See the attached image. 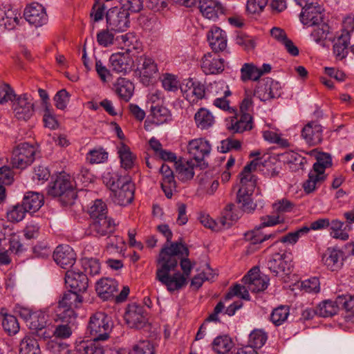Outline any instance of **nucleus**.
Wrapping results in <instances>:
<instances>
[{
    "label": "nucleus",
    "instance_id": "obj_1",
    "mask_svg": "<svg viewBox=\"0 0 354 354\" xmlns=\"http://www.w3.org/2000/svg\"><path fill=\"white\" fill-rule=\"evenodd\" d=\"M188 256L187 247L180 242L171 243L161 249L156 279L165 286L168 291L174 292L185 286L192 268L187 258Z\"/></svg>",
    "mask_w": 354,
    "mask_h": 354
},
{
    "label": "nucleus",
    "instance_id": "obj_2",
    "mask_svg": "<svg viewBox=\"0 0 354 354\" xmlns=\"http://www.w3.org/2000/svg\"><path fill=\"white\" fill-rule=\"evenodd\" d=\"M113 328L111 317L104 312H96L89 319L87 331L93 340H80L75 344L77 354H105L106 348L100 342L109 337Z\"/></svg>",
    "mask_w": 354,
    "mask_h": 354
},
{
    "label": "nucleus",
    "instance_id": "obj_3",
    "mask_svg": "<svg viewBox=\"0 0 354 354\" xmlns=\"http://www.w3.org/2000/svg\"><path fill=\"white\" fill-rule=\"evenodd\" d=\"M47 193L53 197H59L63 205H71L77 197L73 182L69 175L60 174L51 181L47 188Z\"/></svg>",
    "mask_w": 354,
    "mask_h": 354
},
{
    "label": "nucleus",
    "instance_id": "obj_4",
    "mask_svg": "<svg viewBox=\"0 0 354 354\" xmlns=\"http://www.w3.org/2000/svg\"><path fill=\"white\" fill-rule=\"evenodd\" d=\"M37 148L28 142L17 145L12 150L11 162L17 169H25L31 165L35 159Z\"/></svg>",
    "mask_w": 354,
    "mask_h": 354
},
{
    "label": "nucleus",
    "instance_id": "obj_5",
    "mask_svg": "<svg viewBox=\"0 0 354 354\" xmlns=\"http://www.w3.org/2000/svg\"><path fill=\"white\" fill-rule=\"evenodd\" d=\"M83 298L80 292L72 289L65 292L59 301L57 314H61L62 317H68L69 319L76 317L77 315L74 308H79L82 303Z\"/></svg>",
    "mask_w": 354,
    "mask_h": 354
},
{
    "label": "nucleus",
    "instance_id": "obj_6",
    "mask_svg": "<svg viewBox=\"0 0 354 354\" xmlns=\"http://www.w3.org/2000/svg\"><path fill=\"white\" fill-rule=\"evenodd\" d=\"M184 97L192 104H197L199 100L208 97V91L204 84L189 78L185 80L180 87Z\"/></svg>",
    "mask_w": 354,
    "mask_h": 354
},
{
    "label": "nucleus",
    "instance_id": "obj_7",
    "mask_svg": "<svg viewBox=\"0 0 354 354\" xmlns=\"http://www.w3.org/2000/svg\"><path fill=\"white\" fill-rule=\"evenodd\" d=\"M129 13L117 7L109 9L106 14V26L111 31L124 32L129 26Z\"/></svg>",
    "mask_w": 354,
    "mask_h": 354
},
{
    "label": "nucleus",
    "instance_id": "obj_8",
    "mask_svg": "<svg viewBox=\"0 0 354 354\" xmlns=\"http://www.w3.org/2000/svg\"><path fill=\"white\" fill-rule=\"evenodd\" d=\"M12 109L15 116L19 120H29L35 112L33 99L27 93L13 98Z\"/></svg>",
    "mask_w": 354,
    "mask_h": 354
},
{
    "label": "nucleus",
    "instance_id": "obj_9",
    "mask_svg": "<svg viewBox=\"0 0 354 354\" xmlns=\"http://www.w3.org/2000/svg\"><path fill=\"white\" fill-rule=\"evenodd\" d=\"M212 150L209 142L204 138H196L189 142L187 145V151L190 156L194 161L202 165L203 168L207 167V164L204 162V159L209 156Z\"/></svg>",
    "mask_w": 354,
    "mask_h": 354
},
{
    "label": "nucleus",
    "instance_id": "obj_10",
    "mask_svg": "<svg viewBox=\"0 0 354 354\" xmlns=\"http://www.w3.org/2000/svg\"><path fill=\"white\" fill-rule=\"evenodd\" d=\"M137 70L140 73V82L145 86L151 84L158 72L154 60L144 55L137 59Z\"/></svg>",
    "mask_w": 354,
    "mask_h": 354
},
{
    "label": "nucleus",
    "instance_id": "obj_11",
    "mask_svg": "<svg viewBox=\"0 0 354 354\" xmlns=\"http://www.w3.org/2000/svg\"><path fill=\"white\" fill-rule=\"evenodd\" d=\"M115 229V223L113 219L109 216L100 218L96 220H91L88 228L86 234L95 237H102L107 236L110 237Z\"/></svg>",
    "mask_w": 354,
    "mask_h": 354
},
{
    "label": "nucleus",
    "instance_id": "obj_12",
    "mask_svg": "<svg viewBox=\"0 0 354 354\" xmlns=\"http://www.w3.org/2000/svg\"><path fill=\"white\" fill-rule=\"evenodd\" d=\"M126 323L131 328H142L147 322V314L142 306L129 304L124 315Z\"/></svg>",
    "mask_w": 354,
    "mask_h": 354
},
{
    "label": "nucleus",
    "instance_id": "obj_13",
    "mask_svg": "<svg viewBox=\"0 0 354 354\" xmlns=\"http://www.w3.org/2000/svg\"><path fill=\"white\" fill-rule=\"evenodd\" d=\"M24 16L25 19L36 28L41 27L48 21L45 8L38 3H32L26 6Z\"/></svg>",
    "mask_w": 354,
    "mask_h": 354
},
{
    "label": "nucleus",
    "instance_id": "obj_14",
    "mask_svg": "<svg viewBox=\"0 0 354 354\" xmlns=\"http://www.w3.org/2000/svg\"><path fill=\"white\" fill-rule=\"evenodd\" d=\"M210 92L218 97L214 100V105L223 111L234 113V109L230 106V101L227 100L232 93L227 85L223 83H214L210 85Z\"/></svg>",
    "mask_w": 354,
    "mask_h": 354
},
{
    "label": "nucleus",
    "instance_id": "obj_15",
    "mask_svg": "<svg viewBox=\"0 0 354 354\" xmlns=\"http://www.w3.org/2000/svg\"><path fill=\"white\" fill-rule=\"evenodd\" d=\"M301 136L308 146H316L323 140V127L317 121H310L303 127Z\"/></svg>",
    "mask_w": 354,
    "mask_h": 354
},
{
    "label": "nucleus",
    "instance_id": "obj_16",
    "mask_svg": "<svg viewBox=\"0 0 354 354\" xmlns=\"http://www.w3.org/2000/svg\"><path fill=\"white\" fill-rule=\"evenodd\" d=\"M53 259L56 263L64 269L73 267L76 261V254L68 245H58L53 252Z\"/></svg>",
    "mask_w": 354,
    "mask_h": 354
},
{
    "label": "nucleus",
    "instance_id": "obj_17",
    "mask_svg": "<svg viewBox=\"0 0 354 354\" xmlns=\"http://www.w3.org/2000/svg\"><path fill=\"white\" fill-rule=\"evenodd\" d=\"M65 283L71 289L78 292H84L88 286V279L86 274L75 271L73 269L68 270L65 274Z\"/></svg>",
    "mask_w": 354,
    "mask_h": 354
},
{
    "label": "nucleus",
    "instance_id": "obj_18",
    "mask_svg": "<svg viewBox=\"0 0 354 354\" xmlns=\"http://www.w3.org/2000/svg\"><path fill=\"white\" fill-rule=\"evenodd\" d=\"M109 64L110 68L113 72L124 75L131 71L133 61L129 53H118L110 56Z\"/></svg>",
    "mask_w": 354,
    "mask_h": 354
},
{
    "label": "nucleus",
    "instance_id": "obj_19",
    "mask_svg": "<svg viewBox=\"0 0 354 354\" xmlns=\"http://www.w3.org/2000/svg\"><path fill=\"white\" fill-rule=\"evenodd\" d=\"M198 8L205 18L213 21H216L225 11L221 3L217 0H198Z\"/></svg>",
    "mask_w": 354,
    "mask_h": 354
},
{
    "label": "nucleus",
    "instance_id": "obj_20",
    "mask_svg": "<svg viewBox=\"0 0 354 354\" xmlns=\"http://www.w3.org/2000/svg\"><path fill=\"white\" fill-rule=\"evenodd\" d=\"M202 165H199L192 159L187 160L183 158H179L175 162V168L177 178L182 182H187L192 180L194 176V168Z\"/></svg>",
    "mask_w": 354,
    "mask_h": 354
},
{
    "label": "nucleus",
    "instance_id": "obj_21",
    "mask_svg": "<svg viewBox=\"0 0 354 354\" xmlns=\"http://www.w3.org/2000/svg\"><path fill=\"white\" fill-rule=\"evenodd\" d=\"M324 9L317 3L306 8L300 14L301 23L306 26H313L322 23L324 19Z\"/></svg>",
    "mask_w": 354,
    "mask_h": 354
},
{
    "label": "nucleus",
    "instance_id": "obj_22",
    "mask_svg": "<svg viewBox=\"0 0 354 354\" xmlns=\"http://www.w3.org/2000/svg\"><path fill=\"white\" fill-rule=\"evenodd\" d=\"M135 185L131 182V178L125 180L118 188L113 192L115 202L120 205H127L131 203L134 198Z\"/></svg>",
    "mask_w": 354,
    "mask_h": 354
},
{
    "label": "nucleus",
    "instance_id": "obj_23",
    "mask_svg": "<svg viewBox=\"0 0 354 354\" xmlns=\"http://www.w3.org/2000/svg\"><path fill=\"white\" fill-rule=\"evenodd\" d=\"M201 68L205 74H218L224 70V59L215 53H208L201 59Z\"/></svg>",
    "mask_w": 354,
    "mask_h": 354
},
{
    "label": "nucleus",
    "instance_id": "obj_24",
    "mask_svg": "<svg viewBox=\"0 0 354 354\" xmlns=\"http://www.w3.org/2000/svg\"><path fill=\"white\" fill-rule=\"evenodd\" d=\"M322 261L330 271H338L344 264V253L335 248H328L323 254Z\"/></svg>",
    "mask_w": 354,
    "mask_h": 354
},
{
    "label": "nucleus",
    "instance_id": "obj_25",
    "mask_svg": "<svg viewBox=\"0 0 354 354\" xmlns=\"http://www.w3.org/2000/svg\"><path fill=\"white\" fill-rule=\"evenodd\" d=\"M95 290L101 299L109 300L118 292V283L112 278H102L96 283Z\"/></svg>",
    "mask_w": 354,
    "mask_h": 354
},
{
    "label": "nucleus",
    "instance_id": "obj_26",
    "mask_svg": "<svg viewBox=\"0 0 354 354\" xmlns=\"http://www.w3.org/2000/svg\"><path fill=\"white\" fill-rule=\"evenodd\" d=\"M226 125L227 129L233 133L250 131L253 127L252 117L248 113L236 115L231 118L230 122H227Z\"/></svg>",
    "mask_w": 354,
    "mask_h": 354
},
{
    "label": "nucleus",
    "instance_id": "obj_27",
    "mask_svg": "<svg viewBox=\"0 0 354 354\" xmlns=\"http://www.w3.org/2000/svg\"><path fill=\"white\" fill-rule=\"evenodd\" d=\"M207 41L215 53L223 51L227 47L225 32L216 26L212 27L208 32Z\"/></svg>",
    "mask_w": 354,
    "mask_h": 354
},
{
    "label": "nucleus",
    "instance_id": "obj_28",
    "mask_svg": "<svg viewBox=\"0 0 354 354\" xmlns=\"http://www.w3.org/2000/svg\"><path fill=\"white\" fill-rule=\"evenodd\" d=\"M286 259V254L285 252H276L273 254L268 261V268L274 276H277L280 273L288 274L290 268Z\"/></svg>",
    "mask_w": 354,
    "mask_h": 354
},
{
    "label": "nucleus",
    "instance_id": "obj_29",
    "mask_svg": "<svg viewBox=\"0 0 354 354\" xmlns=\"http://www.w3.org/2000/svg\"><path fill=\"white\" fill-rule=\"evenodd\" d=\"M254 189L239 188L236 193V203L240 206L243 212L252 214L256 209L257 205L254 203L252 196Z\"/></svg>",
    "mask_w": 354,
    "mask_h": 354
},
{
    "label": "nucleus",
    "instance_id": "obj_30",
    "mask_svg": "<svg viewBox=\"0 0 354 354\" xmlns=\"http://www.w3.org/2000/svg\"><path fill=\"white\" fill-rule=\"evenodd\" d=\"M160 172L162 175L161 188L167 198H171L173 192L176 191V183L174 179V172L166 164H162L160 168Z\"/></svg>",
    "mask_w": 354,
    "mask_h": 354
},
{
    "label": "nucleus",
    "instance_id": "obj_31",
    "mask_svg": "<svg viewBox=\"0 0 354 354\" xmlns=\"http://www.w3.org/2000/svg\"><path fill=\"white\" fill-rule=\"evenodd\" d=\"M259 160L258 158L252 160L247 164L240 174V187L248 189H254L256 186V178L252 174V171L257 169Z\"/></svg>",
    "mask_w": 354,
    "mask_h": 354
},
{
    "label": "nucleus",
    "instance_id": "obj_32",
    "mask_svg": "<svg viewBox=\"0 0 354 354\" xmlns=\"http://www.w3.org/2000/svg\"><path fill=\"white\" fill-rule=\"evenodd\" d=\"M243 281L247 284L248 288L252 292H259L266 290L268 286L269 280L266 277H261L259 274H254L252 270H250L245 275Z\"/></svg>",
    "mask_w": 354,
    "mask_h": 354
},
{
    "label": "nucleus",
    "instance_id": "obj_33",
    "mask_svg": "<svg viewBox=\"0 0 354 354\" xmlns=\"http://www.w3.org/2000/svg\"><path fill=\"white\" fill-rule=\"evenodd\" d=\"M44 196L39 192H28L23 198L21 204L27 212H35L44 205Z\"/></svg>",
    "mask_w": 354,
    "mask_h": 354
},
{
    "label": "nucleus",
    "instance_id": "obj_34",
    "mask_svg": "<svg viewBox=\"0 0 354 354\" xmlns=\"http://www.w3.org/2000/svg\"><path fill=\"white\" fill-rule=\"evenodd\" d=\"M113 86L115 93L125 102H128L132 97L134 85L128 79L119 77Z\"/></svg>",
    "mask_w": 354,
    "mask_h": 354
},
{
    "label": "nucleus",
    "instance_id": "obj_35",
    "mask_svg": "<svg viewBox=\"0 0 354 354\" xmlns=\"http://www.w3.org/2000/svg\"><path fill=\"white\" fill-rule=\"evenodd\" d=\"M118 153L119 155L121 167L125 170L131 169L133 167L136 160V156L133 153L129 146L121 142L118 147Z\"/></svg>",
    "mask_w": 354,
    "mask_h": 354
},
{
    "label": "nucleus",
    "instance_id": "obj_36",
    "mask_svg": "<svg viewBox=\"0 0 354 354\" xmlns=\"http://www.w3.org/2000/svg\"><path fill=\"white\" fill-rule=\"evenodd\" d=\"M57 317L63 324L56 326L54 335L60 339H67L70 337L73 333V327L74 326L76 317H73V319H69L68 317L64 318L61 314H57Z\"/></svg>",
    "mask_w": 354,
    "mask_h": 354
},
{
    "label": "nucleus",
    "instance_id": "obj_37",
    "mask_svg": "<svg viewBox=\"0 0 354 354\" xmlns=\"http://www.w3.org/2000/svg\"><path fill=\"white\" fill-rule=\"evenodd\" d=\"M235 205L230 203L225 208L224 214L216 223L219 230L222 228H227L232 225V222L238 220L241 216V212H235Z\"/></svg>",
    "mask_w": 354,
    "mask_h": 354
},
{
    "label": "nucleus",
    "instance_id": "obj_38",
    "mask_svg": "<svg viewBox=\"0 0 354 354\" xmlns=\"http://www.w3.org/2000/svg\"><path fill=\"white\" fill-rule=\"evenodd\" d=\"M351 36L348 34H341L333 46V54L338 60L345 59L348 55V46L350 44Z\"/></svg>",
    "mask_w": 354,
    "mask_h": 354
},
{
    "label": "nucleus",
    "instance_id": "obj_39",
    "mask_svg": "<svg viewBox=\"0 0 354 354\" xmlns=\"http://www.w3.org/2000/svg\"><path fill=\"white\" fill-rule=\"evenodd\" d=\"M20 19V13H19L17 10L8 8L4 11L3 15L1 17L0 26L11 30L19 25Z\"/></svg>",
    "mask_w": 354,
    "mask_h": 354
},
{
    "label": "nucleus",
    "instance_id": "obj_40",
    "mask_svg": "<svg viewBox=\"0 0 354 354\" xmlns=\"http://www.w3.org/2000/svg\"><path fill=\"white\" fill-rule=\"evenodd\" d=\"M129 178V176H123L118 172L108 171L103 174L102 180L104 184L113 192L124 183V179L128 180Z\"/></svg>",
    "mask_w": 354,
    "mask_h": 354
},
{
    "label": "nucleus",
    "instance_id": "obj_41",
    "mask_svg": "<svg viewBox=\"0 0 354 354\" xmlns=\"http://www.w3.org/2000/svg\"><path fill=\"white\" fill-rule=\"evenodd\" d=\"M194 120L197 127L201 129H207L214 123V117L207 109L201 108L194 115Z\"/></svg>",
    "mask_w": 354,
    "mask_h": 354
},
{
    "label": "nucleus",
    "instance_id": "obj_42",
    "mask_svg": "<svg viewBox=\"0 0 354 354\" xmlns=\"http://www.w3.org/2000/svg\"><path fill=\"white\" fill-rule=\"evenodd\" d=\"M262 76L259 68L252 63H245L241 68V80L243 82L249 80L257 81Z\"/></svg>",
    "mask_w": 354,
    "mask_h": 354
},
{
    "label": "nucleus",
    "instance_id": "obj_43",
    "mask_svg": "<svg viewBox=\"0 0 354 354\" xmlns=\"http://www.w3.org/2000/svg\"><path fill=\"white\" fill-rule=\"evenodd\" d=\"M19 354H41L37 340L32 336L24 337L20 342Z\"/></svg>",
    "mask_w": 354,
    "mask_h": 354
},
{
    "label": "nucleus",
    "instance_id": "obj_44",
    "mask_svg": "<svg viewBox=\"0 0 354 354\" xmlns=\"http://www.w3.org/2000/svg\"><path fill=\"white\" fill-rule=\"evenodd\" d=\"M233 347V342L227 335H219L212 343V348L218 354H227Z\"/></svg>",
    "mask_w": 354,
    "mask_h": 354
},
{
    "label": "nucleus",
    "instance_id": "obj_45",
    "mask_svg": "<svg viewBox=\"0 0 354 354\" xmlns=\"http://www.w3.org/2000/svg\"><path fill=\"white\" fill-rule=\"evenodd\" d=\"M150 111L153 118V123L161 124L171 119L170 111L165 106H160L159 104L151 105Z\"/></svg>",
    "mask_w": 354,
    "mask_h": 354
},
{
    "label": "nucleus",
    "instance_id": "obj_46",
    "mask_svg": "<svg viewBox=\"0 0 354 354\" xmlns=\"http://www.w3.org/2000/svg\"><path fill=\"white\" fill-rule=\"evenodd\" d=\"M48 321V315L41 310L35 311L27 326L37 332L45 329Z\"/></svg>",
    "mask_w": 354,
    "mask_h": 354
},
{
    "label": "nucleus",
    "instance_id": "obj_47",
    "mask_svg": "<svg viewBox=\"0 0 354 354\" xmlns=\"http://www.w3.org/2000/svg\"><path fill=\"white\" fill-rule=\"evenodd\" d=\"M339 310L337 299L335 301L325 300L317 306V313L319 317H328L337 313Z\"/></svg>",
    "mask_w": 354,
    "mask_h": 354
},
{
    "label": "nucleus",
    "instance_id": "obj_48",
    "mask_svg": "<svg viewBox=\"0 0 354 354\" xmlns=\"http://www.w3.org/2000/svg\"><path fill=\"white\" fill-rule=\"evenodd\" d=\"M88 214L91 220L108 216L107 207L106 203L100 199L95 200L88 209Z\"/></svg>",
    "mask_w": 354,
    "mask_h": 354
},
{
    "label": "nucleus",
    "instance_id": "obj_49",
    "mask_svg": "<svg viewBox=\"0 0 354 354\" xmlns=\"http://www.w3.org/2000/svg\"><path fill=\"white\" fill-rule=\"evenodd\" d=\"M160 81L163 88L169 92H176L182 86L177 76L170 73L163 74Z\"/></svg>",
    "mask_w": 354,
    "mask_h": 354
},
{
    "label": "nucleus",
    "instance_id": "obj_50",
    "mask_svg": "<svg viewBox=\"0 0 354 354\" xmlns=\"http://www.w3.org/2000/svg\"><path fill=\"white\" fill-rule=\"evenodd\" d=\"M27 211L21 203H17L11 206L6 212V217L10 222L18 223L22 221L26 216Z\"/></svg>",
    "mask_w": 354,
    "mask_h": 354
},
{
    "label": "nucleus",
    "instance_id": "obj_51",
    "mask_svg": "<svg viewBox=\"0 0 354 354\" xmlns=\"http://www.w3.org/2000/svg\"><path fill=\"white\" fill-rule=\"evenodd\" d=\"M290 313L289 308L286 306H280L274 308L270 315V321L275 326H280L288 319Z\"/></svg>",
    "mask_w": 354,
    "mask_h": 354
},
{
    "label": "nucleus",
    "instance_id": "obj_52",
    "mask_svg": "<svg viewBox=\"0 0 354 354\" xmlns=\"http://www.w3.org/2000/svg\"><path fill=\"white\" fill-rule=\"evenodd\" d=\"M2 326L10 335H15L19 330V324L17 317L12 315L6 314L2 319Z\"/></svg>",
    "mask_w": 354,
    "mask_h": 354
},
{
    "label": "nucleus",
    "instance_id": "obj_53",
    "mask_svg": "<svg viewBox=\"0 0 354 354\" xmlns=\"http://www.w3.org/2000/svg\"><path fill=\"white\" fill-rule=\"evenodd\" d=\"M315 28L310 34L311 38L317 44L323 42L330 32L328 25L323 21L314 26Z\"/></svg>",
    "mask_w": 354,
    "mask_h": 354
},
{
    "label": "nucleus",
    "instance_id": "obj_54",
    "mask_svg": "<svg viewBox=\"0 0 354 354\" xmlns=\"http://www.w3.org/2000/svg\"><path fill=\"white\" fill-rule=\"evenodd\" d=\"M344 223L337 219L330 221V236L337 239L346 241L348 239V234L342 230Z\"/></svg>",
    "mask_w": 354,
    "mask_h": 354
},
{
    "label": "nucleus",
    "instance_id": "obj_55",
    "mask_svg": "<svg viewBox=\"0 0 354 354\" xmlns=\"http://www.w3.org/2000/svg\"><path fill=\"white\" fill-rule=\"evenodd\" d=\"M267 339V334L263 330L256 329L250 334L249 344L254 348H260L265 344Z\"/></svg>",
    "mask_w": 354,
    "mask_h": 354
},
{
    "label": "nucleus",
    "instance_id": "obj_56",
    "mask_svg": "<svg viewBox=\"0 0 354 354\" xmlns=\"http://www.w3.org/2000/svg\"><path fill=\"white\" fill-rule=\"evenodd\" d=\"M43 122L44 126L50 129H56L59 127V122L50 104H47L46 109H44Z\"/></svg>",
    "mask_w": 354,
    "mask_h": 354
},
{
    "label": "nucleus",
    "instance_id": "obj_57",
    "mask_svg": "<svg viewBox=\"0 0 354 354\" xmlns=\"http://www.w3.org/2000/svg\"><path fill=\"white\" fill-rule=\"evenodd\" d=\"M109 153L102 147L91 150L86 155V159L91 164H99L107 160Z\"/></svg>",
    "mask_w": 354,
    "mask_h": 354
},
{
    "label": "nucleus",
    "instance_id": "obj_58",
    "mask_svg": "<svg viewBox=\"0 0 354 354\" xmlns=\"http://www.w3.org/2000/svg\"><path fill=\"white\" fill-rule=\"evenodd\" d=\"M337 304L339 309L354 313V296L351 295H342L337 297Z\"/></svg>",
    "mask_w": 354,
    "mask_h": 354
},
{
    "label": "nucleus",
    "instance_id": "obj_59",
    "mask_svg": "<svg viewBox=\"0 0 354 354\" xmlns=\"http://www.w3.org/2000/svg\"><path fill=\"white\" fill-rule=\"evenodd\" d=\"M82 266L84 268V274L94 276L98 274L100 271V264L96 259H84L82 260Z\"/></svg>",
    "mask_w": 354,
    "mask_h": 354
},
{
    "label": "nucleus",
    "instance_id": "obj_60",
    "mask_svg": "<svg viewBox=\"0 0 354 354\" xmlns=\"http://www.w3.org/2000/svg\"><path fill=\"white\" fill-rule=\"evenodd\" d=\"M131 354H155V348L151 342L141 341L133 345Z\"/></svg>",
    "mask_w": 354,
    "mask_h": 354
},
{
    "label": "nucleus",
    "instance_id": "obj_61",
    "mask_svg": "<svg viewBox=\"0 0 354 354\" xmlns=\"http://www.w3.org/2000/svg\"><path fill=\"white\" fill-rule=\"evenodd\" d=\"M97 41L103 47H108L113 44L114 35L111 32L110 29L102 30L97 34Z\"/></svg>",
    "mask_w": 354,
    "mask_h": 354
},
{
    "label": "nucleus",
    "instance_id": "obj_62",
    "mask_svg": "<svg viewBox=\"0 0 354 354\" xmlns=\"http://www.w3.org/2000/svg\"><path fill=\"white\" fill-rule=\"evenodd\" d=\"M241 147V142L232 138H227L221 142L218 149L221 153H227L232 149L238 150Z\"/></svg>",
    "mask_w": 354,
    "mask_h": 354
},
{
    "label": "nucleus",
    "instance_id": "obj_63",
    "mask_svg": "<svg viewBox=\"0 0 354 354\" xmlns=\"http://www.w3.org/2000/svg\"><path fill=\"white\" fill-rule=\"evenodd\" d=\"M322 182L323 180L320 177H319V176L314 175L310 172L308 180H306L303 184L304 190L307 194L312 193Z\"/></svg>",
    "mask_w": 354,
    "mask_h": 354
},
{
    "label": "nucleus",
    "instance_id": "obj_64",
    "mask_svg": "<svg viewBox=\"0 0 354 354\" xmlns=\"http://www.w3.org/2000/svg\"><path fill=\"white\" fill-rule=\"evenodd\" d=\"M70 94L66 89L59 91L54 97L55 105L60 110L66 108L69 102Z\"/></svg>",
    "mask_w": 354,
    "mask_h": 354
}]
</instances>
